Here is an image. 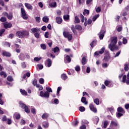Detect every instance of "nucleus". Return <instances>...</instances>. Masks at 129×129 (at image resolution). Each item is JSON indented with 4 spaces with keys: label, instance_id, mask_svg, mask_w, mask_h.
Listing matches in <instances>:
<instances>
[{
    "label": "nucleus",
    "instance_id": "nucleus-14",
    "mask_svg": "<svg viewBox=\"0 0 129 129\" xmlns=\"http://www.w3.org/2000/svg\"><path fill=\"white\" fill-rule=\"evenodd\" d=\"M17 37L20 38L21 39H23L24 38V34L23 33V31H18L16 33Z\"/></svg>",
    "mask_w": 129,
    "mask_h": 129
},
{
    "label": "nucleus",
    "instance_id": "nucleus-27",
    "mask_svg": "<svg viewBox=\"0 0 129 129\" xmlns=\"http://www.w3.org/2000/svg\"><path fill=\"white\" fill-rule=\"evenodd\" d=\"M87 62V60H86V57H85V56H83L82 59V65H85Z\"/></svg>",
    "mask_w": 129,
    "mask_h": 129
},
{
    "label": "nucleus",
    "instance_id": "nucleus-32",
    "mask_svg": "<svg viewBox=\"0 0 129 129\" xmlns=\"http://www.w3.org/2000/svg\"><path fill=\"white\" fill-rule=\"evenodd\" d=\"M31 76V73L30 72L26 73L23 76V79H26V77H30Z\"/></svg>",
    "mask_w": 129,
    "mask_h": 129
},
{
    "label": "nucleus",
    "instance_id": "nucleus-36",
    "mask_svg": "<svg viewBox=\"0 0 129 129\" xmlns=\"http://www.w3.org/2000/svg\"><path fill=\"white\" fill-rule=\"evenodd\" d=\"M61 79H62L63 80H66V79H67V78H68V77H67V76L66 75V74H62L61 76Z\"/></svg>",
    "mask_w": 129,
    "mask_h": 129
},
{
    "label": "nucleus",
    "instance_id": "nucleus-52",
    "mask_svg": "<svg viewBox=\"0 0 129 129\" xmlns=\"http://www.w3.org/2000/svg\"><path fill=\"white\" fill-rule=\"evenodd\" d=\"M124 70H125V71H128V64H127V63H126L124 66Z\"/></svg>",
    "mask_w": 129,
    "mask_h": 129
},
{
    "label": "nucleus",
    "instance_id": "nucleus-19",
    "mask_svg": "<svg viewBox=\"0 0 129 129\" xmlns=\"http://www.w3.org/2000/svg\"><path fill=\"white\" fill-rule=\"evenodd\" d=\"M118 125V124L117 122L114 121H111L110 124V127H113V126H117Z\"/></svg>",
    "mask_w": 129,
    "mask_h": 129
},
{
    "label": "nucleus",
    "instance_id": "nucleus-26",
    "mask_svg": "<svg viewBox=\"0 0 129 129\" xmlns=\"http://www.w3.org/2000/svg\"><path fill=\"white\" fill-rule=\"evenodd\" d=\"M81 101L82 102H83V103H84V104H88V102H87V101H86V98L84 97H82V99H81Z\"/></svg>",
    "mask_w": 129,
    "mask_h": 129
},
{
    "label": "nucleus",
    "instance_id": "nucleus-21",
    "mask_svg": "<svg viewBox=\"0 0 129 129\" xmlns=\"http://www.w3.org/2000/svg\"><path fill=\"white\" fill-rule=\"evenodd\" d=\"M25 6L26 8H27V10H33V6H32L31 4L29 3H25Z\"/></svg>",
    "mask_w": 129,
    "mask_h": 129
},
{
    "label": "nucleus",
    "instance_id": "nucleus-34",
    "mask_svg": "<svg viewBox=\"0 0 129 129\" xmlns=\"http://www.w3.org/2000/svg\"><path fill=\"white\" fill-rule=\"evenodd\" d=\"M70 17V16H69V15H64L63 20H64L66 22H67V21H69Z\"/></svg>",
    "mask_w": 129,
    "mask_h": 129
},
{
    "label": "nucleus",
    "instance_id": "nucleus-59",
    "mask_svg": "<svg viewBox=\"0 0 129 129\" xmlns=\"http://www.w3.org/2000/svg\"><path fill=\"white\" fill-rule=\"evenodd\" d=\"M31 111L32 113H33V114H36V109H35L34 108H32L31 109Z\"/></svg>",
    "mask_w": 129,
    "mask_h": 129
},
{
    "label": "nucleus",
    "instance_id": "nucleus-60",
    "mask_svg": "<svg viewBox=\"0 0 129 129\" xmlns=\"http://www.w3.org/2000/svg\"><path fill=\"white\" fill-rule=\"evenodd\" d=\"M71 30H72V31L73 32V33L74 34H75V33H76V30H75V27H74V25H73L71 27Z\"/></svg>",
    "mask_w": 129,
    "mask_h": 129
},
{
    "label": "nucleus",
    "instance_id": "nucleus-41",
    "mask_svg": "<svg viewBox=\"0 0 129 129\" xmlns=\"http://www.w3.org/2000/svg\"><path fill=\"white\" fill-rule=\"evenodd\" d=\"M32 84L34 86H36V87H37V85H38L37 83H38V81H37L36 79H34L32 82Z\"/></svg>",
    "mask_w": 129,
    "mask_h": 129
},
{
    "label": "nucleus",
    "instance_id": "nucleus-38",
    "mask_svg": "<svg viewBox=\"0 0 129 129\" xmlns=\"http://www.w3.org/2000/svg\"><path fill=\"white\" fill-rule=\"evenodd\" d=\"M22 33L23 34V37L29 36V32L27 31H22Z\"/></svg>",
    "mask_w": 129,
    "mask_h": 129
},
{
    "label": "nucleus",
    "instance_id": "nucleus-35",
    "mask_svg": "<svg viewBox=\"0 0 129 129\" xmlns=\"http://www.w3.org/2000/svg\"><path fill=\"white\" fill-rule=\"evenodd\" d=\"M0 76H4V78H6L7 76V73H6V72H5L4 71H2L0 72Z\"/></svg>",
    "mask_w": 129,
    "mask_h": 129
},
{
    "label": "nucleus",
    "instance_id": "nucleus-15",
    "mask_svg": "<svg viewBox=\"0 0 129 129\" xmlns=\"http://www.w3.org/2000/svg\"><path fill=\"white\" fill-rule=\"evenodd\" d=\"M45 65L47 67H51V65H52V61L50 58H48L46 62H45Z\"/></svg>",
    "mask_w": 129,
    "mask_h": 129
},
{
    "label": "nucleus",
    "instance_id": "nucleus-30",
    "mask_svg": "<svg viewBox=\"0 0 129 129\" xmlns=\"http://www.w3.org/2000/svg\"><path fill=\"white\" fill-rule=\"evenodd\" d=\"M97 41L96 40H93L90 44L91 48H93L94 46L96 45Z\"/></svg>",
    "mask_w": 129,
    "mask_h": 129
},
{
    "label": "nucleus",
    "instance_id": "nucleus-13",
    "mask_svg": "<svg viewBox=\"0 0 129 129\" xmlns=\"http://www.w3.org/2000/svg\"><path fill=\"white\" fill-rule=\"evenodd\" d=\"M105 34V30H101L99 34L100 40H102L103 39V37H104V34Z\"/></svg>",
    "mask_w": 129,
    "mask_h": 129
},
{
    "label": "nucleus",
    "instance_id": "nucleus-64",
    "mask_svg": "<svg viewBox=\"0 0 129 129\" xmlns=\"http://www.w3.org/2000/svg\"><path fill=\"white\" fill-rule=\"evenodd\" d=\"M80 17L81 18L82 23H84V16L82 14H81Z\"/></svg>",
    "mask_w": 129,
    "mask_h": 129
},
{
    "label": "nucleus",
    "instance_id": "nucleus-31",
    "mask_svg": "<svg viewBox=\"0 0 129 129\" xmlns=\"http://www.w3.org/2000/svg\"><path fill=\"white\" fill-rule=\"evenodd\" d=\"M20 91L22 95H27L28 94V93L27 92V91H25V90L20 89Z\"/></svg>",
    "mask_w": 129,
    "mask_h": 129
},
{
    "label": "nucleus",
    "instance_id": "nucleus-7",
    "mask_svg": "<svg viewBox=\"0 0 129 129\" xmlns=\"http://www.w3.org/2000/svg\"><path fill=\"white\" fill-rule=\"evenodd\" d=\"M48 3L50 8H56L57 7V3L55 2V0H48Z\"/></svg>",
    "mask_w": 129,
    "mask_h": 129
},
{
    "label": "nucleus",
    "instance_id": "nucleus-63",
    "mask_svg": "<svg viewBox=\"0 0 129 129\" xmlns=\"http://www.w3.org/2000/svg\"><path fill=\"white\" fill-rule=\"evenodd\" d=\"M122 43L124 45H125L127 43V40L126 38H123L122 40Z\"/></svg>",
    "mask_w": 129,
    "mask_h": 129
},
{
    "label": "nucleus",
    "instance_id": "nucleus-4",
    "mask_svg": "<svg viewBox=\"0 0 129 129\" xmlns=\"http://www.w3.org/2000/svg\"><path fill=\"white\" fill-rule=\"evenodd\" d=\"M63 35L64 38H67L69 41H71L72 40V34L69 33L68 32L64 31L63 32Z\"/></svg>",
    "mask_w": 129,
    "mask_h": 129
},
{
    "label": "nucleus",
    "instance_id": "nucleus-17",
    "mask_svg": "<svg viewBox=\"0 0 129 129\" xmlns=\"http://www.w3.org/2000/svg\"><path fill=\"white\" fill-rule=\"evenodd\" d=\"M4 26L5 29H9L10 28H12V27H13V25L10 23H4Z\"/></svg>",
    "mask_w": 129,
    "mask_h": 129
},
{
    "label": "nucleus",
    "instance_id": "nucleus-12",
    "mask_svg": "<svg viewBox=\"0 0 129 129\" xmlns=\"http://www.w3.org/2000/svg\"><path fill=\"white\" fill-rule=\"evenodd\" d=\"M109 124V121L107 120H105L103 122L102 124V128H106L107 127V125Z\"/></svg>",
    "mask_w": 129,
    "mask_h": 129
},
{
    "label": "nucleus",
    "instance_id": "nucleus-33",
    "mask_svg": "<svg viewBox=\"0 0 129 129\" xmlns=\"http://www.w3.org/2000/svg\"><path fill=\"white\" fill-rule=\"evenodd\" d=\"M76 30H78V31H81L82 30V27L81 25H77L75 26Z\"/></svg>",
    "mask_w": 129,
    "mask_h": 129
},
{
    "label": "nucleus",
    "instance_id": "nucleus-44",
    "mask_svg": "<svg viewBox=\"0 0 129 129\" xmlns=\"http://www.w3.org/2000/svg\"><path fill=\"white\" fill-rule=\"evenodd\" d=\"M37 88H39V91H41V90H43V86L40 84H38L36 85Z\"/></svg>",
    "mask_w": 129,
    "mask_h": 129
},
{
    "label": "nucleus",
    "instance_id": "nucleus-61",
    "mask_svg": "<svg viewBox=\"0 0 129 129\" xmlns=\"http://www.w3.org/2000/svg\"><path fill=\"white\" fill-rule=\"evenodd\" d=\"M8 120V118H7V116L4 115L2 118V121H7Z\"/></svg>",
    "mask_w": 129,
    "mask_h": 129
},
{
    "label": "nucleus",
    "instance_id": "nucleus-2",
    "mask_svg": "<svg viewBox=\"0 0 129 129\" xmlns=\"http://www.w3.org/2000/svg\"><path fill=\"white\" fill-rule=\"evenodd\" d=\"M117 112L116 113V115L117 117H120L121 116H123V114L125 113V111H124V109L122 108L121 107H119L117 109Z\"/></svg>",
    "mask_w": 129,
    "mask_h": 129
},
{
    "label": "nucleus",
    "instance_id": "nucleus-48",
    "mask_svg": "<svg viewBox=\"0 0 129 129\" xmlns=\"http://www.w3.org/2000/svg\"><path fill=\"white\" fill-rule=\"evenodd\" d=\"M14 116L17 119H20L21 118V115L20 114H15Z\"/></svg>",
    "mask_w": 129,
    "mask_h": 129
},
{
    "label": "nucleus",
    "instance_id": "nucleus-3",
    "mask_svg": "<svg viewBox=\"0 0 129 129\" xmlns=\"http://www.w3.org/2000/svg\"><path fill=\"white\" fill-rule=\"evenodd\" d=\"M20 107H21L23 109H24L25 112L27 113H30V109H29V107L26 104H24L22 101L19 102Z\"/></svg>",
    "mask_w": 129,
    "mask_h": 129
},
{
    "label": "nucleus",
    "instance_id": "nucleus-20",
    "mask_svg": "<svg viewBox=\"0 0 129 129\" xmlns=\"http://www.w3.org/2000/svg\"><path fill=\"white\" fill-rule=\"evenodd\" d=\"M91 23H92V20H91V19H89L88 20H87V19H86L85 20L84 25H85V27H86L87 26V25H90V24H91Z\"/></svg>",
    "mask_w": 129,
    "mask_h": 129
},
{
    "label": "nucleus",
    "instance_id": "nucleus-29",
    "mask_svg": "<svg viewBox=\"0 0 129 129\" xmlns=\"http://www.w3.org/2000/svg\"><path fill=\"white\" fill-rule=\"evenodd\" d=\"M42 125L45 128L49 127V123L47 121H44L42 123Z\"/></svg>",
    "mask_w": 129,
    "mask_h": 129
},
{
    "label": "nucleus",
    "instance_id": "nucleus-56",
    "mask_svg": "<svg viewBox=\"0 0 129 129\" xmlns=\"http://www.w3.org/2000/svg\"><path fill=\"white\" fill-rule=\"evenodd\" d=\"M7 80H8V81H10V82H11L12 81H13V77L8 76L7 77Z\"/></svg>",
    "mask_w": 129,
    "mask_h": 129
},
{
    "label": "nucleus",
    "instance_id": "nucleus-11",
    "mask_svg": "<svg viewBox=\"0 0 129 129\" xmlns=\"http://www.w3.org/2000/svg\"><path fill=\"white\" fill-rule=\"evenodd\" d=\"M104 84L106 86H108V87H112L113 86V84H112V82L108 80L105 81Z\"/></svg>",
    "mask_w": 129,
    "mask_h": 129
},
{
    "label": "nucleus",
    "instance_id": "nucleus-50",
    "mask_svg": "<svg viewBox=\"0 0 129 129\" xmlns=\"http://www.w3.org/2000/svg\"><path fill=\"white\" fill-rule=\"evenodd\" d=\"M95 11L96 13H100L101 12V8L100 7H97L95 8Z\"/></svg>",
    "mask_w": 129,
    "mask_h": 129
},
{
    "label": "nucleus",
    "instance_id": "nucleus-24",
    "mask_svg": "<svg viewBox=\"0 0 129 129\" xmlns=\"http://www.w3.org/2000/svg\"><path fill=\"white\" fill-rule=\"evenodd\" d=\"M48 117H49V114H48L47 113H43L42 116V118L43 119H47L48 118Z\"/></svg>",
    "mask_w": 129,
    "mask_h": 129
},
{
    "label": "nucleus",
    "instance_id": "nucleus-8",
    "mask_svg": "<svg viewBox=\"0 0 129 129\" xmlns=\"http://www.w3.org/2000/svg\"><path fill=\"white\" fill-rule=\"evenodd\" d=\"M21 16L24 20H27L28 19L27 13H26V10H25V9L24 8H21Z\"/></svg>",
    "mask_w": 129,
    "mask_h": 129
},
{
    "label": "nucleus",
    "instance_id": "nucleus-37",
    "mask_svg": "<svg viewBox=\"0 0 129 129\" xmlns=\"http://www.w3.org/2000/svg\"><path fill=\"white\" fill-rule=\"evenodd\" d=\"M83 15H84V16H85V15H87V16H88V15H89V10H86V9H85L84 10V12H83Z\"/></svg>",
    "mask_w": 129,
    "mask_h": 129
},
{
    "label": "nucleus",
    "instance_id": "nucleus-43",
    "mask_svg": "<svg viewBox=\"0 0 129 129\" xmlns=\"http://www.w3.org/2000/svg\"><path fill=\"white\" fill-rule=\"evenodd\" d=\"M94 102L97 105H99V99L96 98V99H94Z\"/></svg>",
    "mask_w": 129,
    "mask_h": 129
},
{
    "label": "nucleus",
    "instance_id": "nucleus-55",
    "mask_svg": "<svg viewBox=\"0 0 129 129\" xmlns=\"http://www.w3.org/2000/svg\"><path fill=\"white\" fill-rule=\"evenodd\" d=\"M35 20L37 23H40V22L41 21V18H40L39 17H36Z\"/></svg>",
    "mask_w": 129,
    "mask_h": 129
},
{
    "label": "nucleus",
    "instance_id": "nucleus-25",
    "mask_svg": "<svg viewBox=\"0 0 129 129\" xmlns=\"http://www.w3.org/2000/svg\"><path fill=\"white\" fill-rule=\"evenodd\" d=\"M3 55L6 57H11V56H12V54H11L10 52H8L7 51H4L3 52Z\"/></svg>",
    "mask_w": 129,
    "mask_h": 129
},
{
    "label": "nucleus",
    "instance_id": "nucleus-45",
    "mask_svg": "<svg viewBox=\"0 0 129 129\" xmlns=\"http://www.w3.org/2000/svg\"><path fill=\"white\" fill-rule=\"evenodd\" d=\"M61 89H62V88L61 87H58L57 88L56 95H57L58 96H59V93H60V91H61Z\"/></svg>",
    "mask_w": 129,
    "mask_h": 129
},
{
    "label": "nucleus",
    "instance_id": "nucleus-49",
    "mask_svg": "<svg viewBox=\"0 0 129 129\" xmlns=\"http://www.w3.org/2000/svg\"><path fill=\"white\" fill-rule=\"evenodd\" d=\"M110 58V57H109V55H106V56H104V60L106 62H107V61H108L109 60Z\"/></svg>",
    "mask_w": 129,
    "mask_h": 129
},
{
    "label": "nucleus",
    "instance_id": "nucleus-6",
    "mask_svg": "<svg viewBox=\"0 0 129 129\" xmlns=\"http://www.w3.org/2000/svg\"><path fill=\"white\" fill-rule=\"evenodd\" d=\"M122 82L123 83H126L128 85H129V72L127 73V78H126V75H124L122 78Z\"/></svg>",
    "mask_w": 129,
    "mask_h": 129
},
{
    "label": "nucleus",
    "instance_id": "nucleus-51",
    "mask_svg": "<svg viewBox=\"0 0 129 129\" xmlns=\"http://www.w3.org/2000/svg\"><path fill=\"white\" fill-rule=\"evenodd\" d=\"M79 110L81 112H83V111H85V108L83 106H81L79 107Z\"/></svg>",
    "mask_w": 129,
    "mask_h": 129
},
{
    "label": "nucleus",
    "instance_id": "nucleus-53",
    "mask_svg": "<svg viewBox=\"0 0 129 129\" xmlns=\"http://www.w3.org/2000/svg\"><path fill=\"white\" fill-rule=\"evenodd\" d=\"M47 44L48 45L49 47H52V45L53 44V42L52 40H48L47 42Z\"/></svg>",
    "mask_w": 129,
    "mask_h": 129
},
{
    "label": "nucleus",
    "instance_id": "nucleus-1",
    "mask_svg": "<svg viewBox=\"0 0 129 129\" xmlns=\"http://www.w3.org/2000/svg\"><path fill=\"white\" fill-rule=\"evenodd\" d=\"M116 43H117V37H113L110 44L108 45V48L111 51H114V50L118 49V47L116 46Z\"/></svg>",
    "mask_w": 129,
    "mask_h": 129
},
{
    "label": "nucleus",
    "instance_id": "nucleus-58",
    "mask_svg": "<svg viewBox=\"0 0 129 129\" xmlns=\"http://www.w3.org/2000/svg\"><path fill=\"white\" fill-rule=\"evenodd\" d=\"M46 90H47V92H48V93H50V92H52V89H51L49 87H47L46 88Z\"/></svg>",
    "mask_w": 129,
    "mask_h": 129
},
{
    "label": "nucleus",
    "instance_id": "nucleus-46",
    "mask_svg": "<svg viewBox=\"0 0 129 129\" xmlns=\"http://www.w3.org/2000/svg\"><path fill=\"white\" fill-rule=\"evenodd\" d=\"M7 18L9 20H12L13 19V13H9L7 16Z\"/></svg>",
    "mask_w": 129,
    "mask_h": 129
},
{
    "label": "nucleus",
    "instance_id": "nucleus-28",
    "mask_svg": "<svg viewBox=\"0 0 129 129\" xmlns=\"http://www.w3.org/2000/svg\"><path fill=\"white\" fill-rule=\"evenodd\" d=\"M42 21L44 23H48L49 22V17L48 16H44L42 19Z\"/></svg>",
    "mask_w": 129,
    "mask_h": 129
},
{
    "label": "nucleus",
    "instance_id": "nucleus-5",
    "mask_svg": "<svg viewBox=\"0 0 129 129\" xmlns=\"http://www.w3.org/2000/svg\"><path fill=\"white\" fill-rule=\"evenodd\" d=\"M40 96L41 97H45V98H49V97L50 96V93L49 92H44L43 91H41L40 93Z\"/></svg>",
    "mask_w": 129,
    "mask_h": 129
},
{
    "label": "nucleus",
    "instance_id": "nucleus-40",
    "mask_svg": "<svg viewBox=\"0 0 129 129\" xmlns=\"http://www.w3.org/2000/svg\"><path fill=\"white\" fill-rule=\"evenodd\" d=\"M25 54H24L23 53H20V60L24 61V60H25Z\"/></svg>",
    "mask_w": 129,
    "mask_h": 129
},
{
    "label": "nucleus",
    "instance_id": "nucleus-16",
    "mask_svg": "<svg viewBox=\"0 0 129 129\" xmlns=\"http://www.w3.org/2000/svg\"><path fill=\"white\" fill-rule=\"evenodd\" d=\"M65 63H70L71 62V58L69 55H66L64 59Z\"/></svg>",
    "mask_w": 129,
    "mask_h": 129
},
{
    "label": "nucleus",
    "instance_id": "nucleus-23",
    "mask_svg": "<svg viewBox=\"0 0 129 129\" xmlns=\"http://www.w3.org/2000/svg\"><path fill=\"white\" fill-rule=\"evenodd\" d=\"M59 50H60V49H59V47L58 46H56V47L51 49V50L52 51V52H53V53H57V52H59Z\"/></svg>",
    "mask_w": 129,
    "mask_h": 129
},
{
    "label": "nucleus",
    "instance_id": "nucleus-10",
    "mask_svg": "<svg viewBox=\"0 0 129 129\" xmlns=\"http://www.w3.org/2000/svg\"><path fill=\"white\" fill-rule=\"evenodd\" d=\"M89 108L90 109H91V110L93 111V112H94L95 113H96V112H97V109H96V107H94V105L93 104H90Z\"/></svg>",
    "mask_w": 129,
    "mask_h": 129
},
{
    "label": "nucleus",
    "instance_id": "nucleus-57",
    "mask_svg": "<svg viewBox=\"0 0 129 129\" xmlns=\"http://www.w3.org/2000/svg\"><path fill=\"white\" fill-rule=\"evenodd\" d=\"M44 82H45V81L44 80V79H43V78H40V79H39V83H40V84H44Z\"/></svg>",
    "mask_w": 129,
    "mask_h": 129
},
{
    "label": "nucleus",
    "instance_id": "nucleus-42",
    "mask_svg": "<svg viewBox=\"0 0 129 129\" xmlns=\"http://www.w3.org/2000/svg\"><path fill=\"white\" fill-rule=\"evenodd\" d=\"M99 14L95 15L93 17V19H92L93 22H95V21H96L97 18H99Z\"/></svg>",
    "mask_w": 129,
    "mask_h": 129
},
{
    "label": "nucleus",
    "instance_id": "nucleus-39",
    "mask_svg": "<svg viewBox=\"0 0 129 129\" xmlns=\"http://www.w3.org/2000/svg\"><path fill=\"white\" fill-rule=\"evenodd\" d=\"M75 24H79V23H80V20L79 18H78V17L76 16L75 19Z\"/></svg>",
    "mask_w": 129,
    "mask_h": 129
},
{
    "label": "nucleus",
    "instance_id": "nucleus-54",
    "mask_svg": "<svg viewBox=\"0 0 129 129\" xmlns=\"http://www.w3.org/2000/svg\"><path fill=\"white\" fill-rule=\"evenodd\" d=\"M34 36L35 38H37V39H39L40 38V34L38 32H36L34 34Z\"/></svg>",
    "mask_w": 129,
    "mask_h": 129
},
{
    "label": "nucleus",
    "instance_id": "nucleus-62",
    "mask_svg": "<svg viewBox=\"0 0 129 129\" xmlns=\"http://www.w3.org/2000/svg\"><path fill=\"white\" fill-rule=\"evenodd\" d=\"M4 44L6 47H11V44L9 42H5Z\"/></svg>",
    "mask_w": 129,
    "mask_h": 129
},
{
    "label": "nucleus",
    "instance_id": "nucleus-22",
    "mask_svg": "<svg viewBox=\"0 0 129 129\" xmlns=\"http://www.w3.org/2000/svg\"><path fill=\"white\" fill-rule=\"evenodd\" d=\"M56 23H57L59 25L61 24L62 22H63L62 18L60 17H56Z\"/></svg>",
    "mask_w": 129,
    "mask_h": 129
},
{
    "label": "nucleus",
    "instance_id": "nucleus-47",
    "mask_svg": "<svg viewBox=\"0 0 129 129\" xmlns=\"http://www.w3.org/2000/svg\"><path fill=\"white\" fill-rule=\"evenodd\" d=\"M0 21L1 22H2L3 23H4V22H6L7 21V18H6V17H2L0 19Z\"/></svg>",
    "mask_w": 129,
    "mask_h": 129
},
{
    "label": "nucleus",
    "instance_id": "nucleus-18",
    "mask_svg": "<svg viewBox=\"0 0 129 129\" xmlns=\"http://www.w3.org/2000/svg\"><path fill=\"white\" fill-rule=\"evenodd\" d=\"M32 33H33V34H36V33H38V32H40L41 31V29L40 28H32L31 29Z\"/></svg>",
    "mask_w": 129,
    "mask_h": 129
},
{
    "label": "nucleus",
    "instance_id": "nucleus-9",
    "mask_svg": "<svg viewBox=\"0 0 129 129\" xmlns=\"http://www.w3.org/2000/svg\"><path fill=\"white\" fill-rule=\"evenodd\" d=\"M105 50V48H104V47H102L100 51H96L94 53V55L95 56H99V55H102V53H104Z\"/></svg>",
    "mask_w": 129,
    "mask_h": 129
}]
</instances>
